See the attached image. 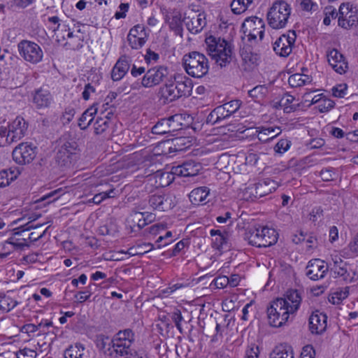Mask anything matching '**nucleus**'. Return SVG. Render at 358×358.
Segmentation results:
<instances>
[{"instance_id":"9","label":"nucleus","mask_w":358,"mask_h":358,"mask_svg":"<svg viewBox=\"0 0 358 358\" xmlns=\"http://www.w3.org/2000/svg\"><path fill=\"white\" fill-rule=\"evenodd\" d=\"M287 301L282 298L273 301L267 309L268 320L271 326L280 327L288 321L290 315L294 314L289 311Z\"/></svg>"},{"instance_id":"50","label":"nucleus","mask_w":358,"mask_h":358,"mask_svg":"<svg viewBox=\"0 0 358 358\" xmlns=\"http://www.w3.org/2000/svg\"><path fill=\"white\" fill-rule=\"evenodd\" d=\"M113 338L110 341L109 337L103 334L98 335L96 340V347L100 350H104L107 346L110 349V346L113 348Z\"/></svg>"},{"instance_id":"1","label":"nucleus","mask_w":358,"mask_h":358,"mask_svg":"<svg viewBox=\"0 0 358 358\" xmlns=\"http://www.w3.org/2000/svg\"><path fill=\"white\" fill-rule=\"evenodd\" d=\"M192 80L187 76L178 74L174 77V82L166 83L159 88L158 96L164 104H169L182 96L191 94Z\"/></svg>"},{"instance_id":"49","label":"nucleus","mask_w":358,"mask_h":358,"mask_svg":"<svg viewBox=\"0 0 358 358\" xmlns=\"http://www.w3.org/2000/svg\"><path fill=\"white\" fill-rule=\"evenodd\" d=\"M324 18L323 23L325 25H329L331 23V19H336L339 16V11L337 12L336 9L333 6H327L324 10Z\"/></svg>"},{"instance_id":"51","label":"nucleus","mask_w":358,"mask_h":358,"mask_svg":"<svg viewBox=\"0 0 358 358\" xmlns=\"http://www.w3.org/2000/svg\"><path fill=\"white\" fill-rule=\"evenodd\" d=\"M291 146V141L287 139H280L274 146V151L277 154L282 155L287 152Z\"/></svg>"},{"instance_id":"18","label":"nucleus","mask_w":358,"mask_h":358,"mask_svg":"<svg viewBox=\"0 0 358 358\" xmlns=\"http://www.w3.org/2000/svg\"><path fill=\"white\" fill-rule=\"evenodd\" d=\"M240 55L242 60L241 66L245 71H252L258 65L259 56L253 51L252 45H244L240 50Z\"/></svg>"},{"instance_id":"19","label":"nucleus","mask_w":358,"mask_h":358,"mask_svg":"<svg viewBox=\"0 0 358 358\" xmlns=\"http://www.w3.org/2000/svg\"><path fill=\"white\" fill-rule=\"evenodd\" d=\"M148 202L154 210L159 211H166L175 206L172 196L164 194H155L150 196Z\"/></svg>"},{"instance_id":"35","label":"nucleus","mask_w":358,"mask_h":358,"mask_svg":"<svg viewBox=\"0 0 358 358\" xmlns=\"http://www.w3.org/2000/svg\"><path fill=\"white\" fill-rule=\"evenodd\" d=\"M210 235L213 237L212 239L213 248L220 250L223 246L227 244V233H222L220 230L211 229L210 231Z\"/></svg>"},{"instance_id":"30","label":"nucleus","mask_w":358,"mask_h":358,"mask_svg":"<svg viewBox=\"0 0 358 358\" xmlns=\"http://www.w3.org/2000/svg\"><path fill=\"white\" fill-rule=\"evenodd\" d=\"M97 104H93L88 108L78 120V126L82 130H85L92 123L94 115L98 112Z\"/></svg>"},{"instance_id":"3","label":"nucleus","mask_w":358,"mask_h":358,"mask_svg":"<svg viewBox=\"0 0 358 358\" xmlns=\"http://www.w3.org/2000/svg\"><path fill=\"white\" fill-rule=\"evenodd\" d=\"M205 42L209 55L217 65L224 67L231 62L232 51L226 40L210 35L206 37Z\"/></svg>"},{"instance_id":"6","label":"nucleus","mask_w":358,"mask_h":358,"mask_svg":"<svg viewBox=\"0 0 358 358\" xmlns=\"http://www.w3.org/2000/svg\"><path fill=\"white\" fill-rule=\"evenodd\" d=\"M168 73V69L165 66H159L151 68L143 75L141 83L135 82L123 91L128 94L131 90H139L141 87H153L163 82L167 77Z\"/></svg>"},{"instance_id":"63","label":"nucleus","mask_w":358,"mask_h":358,"mask_svg":"<svg viewBox=\"0 0 358 358\" xmlns=\"http://www.w3.org/2000/svg\"><path fill=\"white\" fill-rule=\"evenodd\" d=\"M36 356V352L34 350L26 348L17 352V358H35Z\"/></svg>"},{"instance_id":"48","label":"nucleus","mask_w":358,"mask_h":358,"mask_svg":"<svg viewBox=\"0 0 358 358\" xmlns=\"http://www.w3.org/2000/svg\"><path fill=\"white\" fill-rule=\"evenodd\" d=\"M116 196V193L114 189H110L108 191H105L96 194L94 196L92 201L95 204H99L102 201L108 198H114Z\"/></svg>"},{"instance_id":"52","label":"nucleus","mask_w":358,"mask_h":358,"mask_svg":"<svg viewBox=\"0 0 358 358\" xmlns=\"http://www.w3.org/2000/svg\"><path fill=\"white\" fill-rule=\"evenodd\" d=\"M147 41L148 39H144L143 38L141 37L137 38L133 36H127V41L129 45L134 50H138L141 48Z\"/></svg>"},{"instance_id":"36","label":"nucleus","mask_w":358,"mask_h":358,"mask_svg":"<svg viewBox=\"0 0 358 358\" xmlns=\"http://www.w3.org/2000/svg\"><path fill=\"white\" fill-rule=\"evenodd\" d=\"M85 348L80 343L71 345L64 351V358H83Z\"/></svg>"},{"instance_id":"40","label":"nucleus","mask_w":358,"mask_h":358,"mask_svg":"<svg viewBox=\"0 0 358 358\" xmlns=\"http://www.w3.org/2000/svg\"><path fill=\"white\" fill-rule=\"evenodd\" d=\"M152 132L154 134L163 135L172 133L166 118L159 120L152 128Z\"/></svg>"},{"instance_id":"32","label":"nucleus","mask_w":358,"mask_h":358,"mask_svg":"<svg viewBox=\"0 0 358 358\" xmlns=\"http://www.w3.org/2000/svg\"><path fill=\"white\" fill-rule=\"evenodd\" d=\"M51 29L55 34L56 41L58 43H63L69 37H72L73 33L69 25L66 24H58V27H52Z\"/></svg>"},{"instance_id":"24","label":"nucleus","mask_w":358,"mask_h":358,"mask_svg":"<svg viewBox=\"0 0 358 358\" xmlns=\"http://www.w3.org/2000/svg\"><path fill=\"white\" fill-rule=\"evenodd\" d=\"M131 59L124 55L120 57L111 71V78L113 81L120 80L128 72L130 68Z\"/></svg>"},{"instance_id":"12","label":"nucleus","mask_w":358,"mask_h":358,"mask_svg":"<svg viewBox=\"0 0 358 358\" xmlns=\"http://www.w3.org/2000/svg\"><path fill=\"white\" fill-rule=\"evenodd\" d=\"M36 155V147L31 143H21L13 150V160L18 164H25L31 162Z\"/></svg>"},{"instance_id":"25","label":"nucleus","mask_w":358,"mask_h":358,"mask_svg":"<svg viewBox=\"0 0 358 358\" xmlns=\"http://www.w3.org/2000/svg\"><path fill=\"white\" fill-rule=\"evenodd\" d=\"M76 147L69 142L65 143L59 149L57 153V161L61 166H69L71 164V160L75 154Z\"/></svg>"},{"instance_id":"43","label":"nucleus","mask_w":358,"mask_h":358,"mask_svg":"<svg viewBox=\"0 0 358 358\" xmlns=\"http://www.w3.org/2000/svg\"><path fill=\"white\" fill-rule=\"evenodd\" d=\"M110 122L104 117H98L94 122V131L96 135L104 133L109 127Z\"/></svg>"},{"instance_id":"46","label":"nucleus","mask_w":358,"mask_h":358,"mask_svg":"<svg viewBox=\"0 0 358 358\" xmlns=\"http://www.w3.org/2000/svg\"><path fill=\"white\" fill-rule=\"evenodd\" d=\"M127 36L141 37L144 39L148 38V34L146 31L145 27L142 24H137L132 27L127 35Z\"/></svg>"},{"instance_id":"10","label":"nucleus","mask_w":358,"mask_h":358,"mask_svg":"<svg viewBox=\"0 0 358 358\" xmlns=\"http://www.w3.org/2000/svg\"><path fill=\"white\" fill-rule=\"evenodd\" d=\"M241 29L245 37L253 45L264 38L265 24L262 18L251 16L244 20Z\"/></svg>"},{"instance_id":"62","label":"nucleus","mask_w":358,"mask_h":358,"mask_svg":"<svg viewBox=\"0 0 358 358\" xmlns=\"http://www.w3.org/2000/svg\"><path fill=\"white\" fill-rule=\"evenodd\" d=\"M300 5L301 8L306 11L316 10L318 7L313 0H301Z\"/></svg>"},{"instance_id":"4","label":"nucleus","mask_w":358,"mask_h":358,"mask_svg":"<svg viewBox=\"0 0 358 358\" xmlns=\"http://www.w3.org/2000/svg\"><path fill=\"white\" fill-rule=\"evenodd\" d=\"M182 66L189 76L196 78L203 77L209 71L207 57L196 51L189 52L183 56Z\"/></svg>"},{"instance_id":"23","label":"nucleus","mask_w":358,"mask_h":358,"mask_svg":"<svg viewBox=\"0 0 358 358\" xmlns=\"http://www.w3.org/2000/svg\"><path fill=\"white\" fill-rule=\"evenodd\" d=\"M183 21L188 31L192 34H198L206 24L203 13L193 14L192 16L185 17Z\"/></svg>"},{"instance_id":"59","label":"nucleus","mask_w":358,"mask_h":358,"mask_svg":"<svg viewBox=\"0 0 358 358\" xmlns=\"http://www.w3.org/2000/svg\"><path fill=\"white\" fill-rule=\"evenodd\" d=\"M335 172L331 167L323 169L320 171V177L324 181H331L334 179Z\"/></svg>"},{"instance_id":"55","label":"nucleus","mask_w":358,"mask_h":358,"mask_svg":"<svg viewBox=\"0 0 358 358\" xmlns=\"http://www.w3.org/2000/svg\"><path fill=\"white\" fill-rule=\"evenodd\" d=\"M223 105L224 108H226V111L227 110L229 115L231 116L240 108L241 102L239 100L235 99L227 102Z\"/></svg>"},{"instance_id":"29","label":"nucleus","mask_w":358,"mask_h":358,"mask_svg":"<svg viewBox=\"0 0 358 358\" xmlns=\"http://www.w3.org/2000/svg\"><path fill=\"white\" fill-rule=\"evenodd\" d=\"M210 193V189L207 187H199L194 189L189 194L190 202L193 205H199L206 203V199Z\"/></svg>"},{"instance_id":"37","label":"nucleus","mask_w":358,"mask_h":358,"mask_svg":"<svg viewBox=\"0 0 358 358\" xmlns=\"http://www.w3.org/2000/svg\"><path fill=\"white\" fill-rule=\"evenodd\" d=\"M310 82L311 79L308 76L300 73L293 74L288 78V83L292 87H301Z\"/></svg>"},{"instance_id":"20","label":"nucleus","mask_w":358,"mask_h":358,"mask_svg":"<svg viewBox=\"0 0 358 358\" xmlns=\"http://www.w3.org/2000/svg\"><path fill=\"white\" fill-rule=\"evenodd\" d=\"M308 324L312 334H322L327 329V316L319 310H315L310 316Z\"/></svg>"},{"instance_id":"39","label":"nucleus","mask_w":358,"mask_h":358,"mask_svg":"<svg viewBox=\"0 0 358 358\" xmlns=\"http://www.w3.org/2000/svg\"><path fill=\"white\" fill-rule=\"evenodd\" d=\"M343 252L346 257L358 256V232L352 238L348 247L343 249Z\"/></svg>"},{"instance_id":"16","label":"nucleus","mask_w":358,"mask_h":358,"mask_svg":"<svg viewBox=\"0 0 358 358\" xmlns=\"http://www.w3.org/2000/svg\"><path fill=\"white\" fill-rule=\"evenodd\" d=\"M338 25L344 29H349L358 24V15L356 10L350 8L348 3H343L339 8Z\"/></svg>"},{"instance_id":"54","label":"nucleus","mask_w":358,"mask_h":358,"mask_svg":"<svg viewBox=\"0 0 358 358\" xmlns=\"http://www.w3.org/2000/svg\"><path fill=\"white\" fill-rule=\"evenodd\" d=\"M335 106L334 101L329 99H322L317 105V108L320 113H327L333 108Z\"/></svg>"},{"instance_id":"34","label":"nucleus","mask_w":358,"mask_h":358,"mask_svg":"<svg viewBox=\"0 0 358 358\" xmlns=\"http://www.w3.org/2000/svg\"><path fill=\"white\" fill-rule=\"evenodd\" d=\"M171 132L179 131L187 126L185 116L182 114H175L166 118Z\"/></svg>"},{"instance_id":"5","label":"nucleus","mask_w":358,"mask_h":358,"mask_svg":"<svg viewBox=\"0 0 358 358\" xmlns=\"http://www.w3.org/2000/svg\"><path fill=\"white\" fill-rule=\"evenodd\" d=\"M245 240L252 246L266 248L274 245L278 241V233L268 227H259L249 229L245 234Z\"/></svg>"},{"instance_id":"47","label":"nucleus","mask_w":358,"mask_h":358,"mask_svg":"<svg viewBox=\"0 0 358 358\" xmlns=\"http://www.w3.org/2000/svg\"><path fill=\"white\" fill-rule=\"evenodd\" d=\"M170 28L175 31L176 34H182V26L181 20V15L178 13L173 15L169 23Z\"/></svg>"},{"instance_id":"38","label":"nucleus","mask_w":358,"mask_h":358,"mask_svg":"<svg viewBox=\"0 0 358 358\" xmlns=\"http://www.w3.org/2000/svg\"><path fill=\"white\" fill-rule=\"evenodd\" d=\"M253 0H233L230 4L231 11L236 15L245 12Z\"/></svg>"},{"instance_id":"7","label":"nucleus","mask_w":358,"mask_h":358,"mask_svg":"<svg viewBox=\"0 0 358 358\" xmlns=\"http://www.w3.org/2000/svg\"><path fill=\"white\" fill-rule=\"evenodd\" d=\"M28 123L23 117L17 116L6 126L0 127V137L10 145L21 140L26 135Z\"/></svg>"},{"instance_id":"42","label":"nucleus","mask_w":358,"mask_h":358,"mask_svg":"<svg viewBox=\"0 0 358 358\" xmlns=\"http://www.w3.org/2000/svg\"><path fill=\"white\" fill-rule=\"evenodd\" d=\"M83 42L80 36L73 33L72 37H69L62 45L66 49L78 50L83 46Z\"/></svg>"},{"instance_id":"61","label":"nucleus","mask_w":358,"mask_h":358,"mask_svg":"<svg viewBox=\"0 0 358 358\" xmlns=\"http://www.w3.org/2000/svg\"><path fill=\"white\" fill-rule=\"evenodd\" d=\"M213 282L216 288L222 289L229 285V280L228 277L222 275L215 278Z\"/></svg>"},{"instance_id":"17","label":"nucleus","mask_w":358,"mask_h":358,"mask_svg":"<svg viewBox=\"0 0 358 358\" xmlns=\"http://www.w3.org/2000/svg\"><path fill=\"white\" fill-rule=\"evenodd\" d=\"M327 61L332 69L339 74L345 73L348 69V64L344 56L336 49L327 51Z\"/></svg>"},{"instance_id":"31","label":"nucleus","mask_w":358,"mask_h":358,"mask_svg":"<svg viewBox=\"0 0 358 358\" xmlns=\"http://www.w3.org/2000/svg\"><path fill=\"white\" fill-rule=\"evenodd\" d=\"M190 141L187 137L180 136L173 138L170 143L169 150L170 152L184 151L190 146Z\"/></svg>"},{"instance_id":"58","label":"nucleus","mask_w":358,"mask_h":358,"mask_svg":"<svg viewBox=\"0 0 358 358\" xmlns=\"http://www.w3.org/2000/svg\"><path fill=\"white\" fill-rule=\"evenodd\" d=\"M217 115V119L220 120V122L227 119L231 115L228 113V111H226V108H224V105L219 106L216 107L215 109H213V114H215Z\"/></svg>"},{"instance_id":"14","label":"nucleus","mask_w":358,"mask_h":358,"mask_svg":"<svg viewBox=\"0 0 358 358\" xmlns=\"http://www.w3.org/2000/svg\"><path fill=\"white\" fill-rule=\"evenodd\" d=\"M277 188L276 182L269 178L254 184L248 187L251 200L262 198L271 194Z\"/></svg>"},{"instance_id":"56","label":"nucleus","mask_w":358,"mask_h":358,"mask_svg":"<svg viewBox=\"0 0 358 358\" xmlns=\"http://www.w3.org/2000/svg\"><path fill=\"white\" fill-rule=\"evenodd\" d=\"M347 90L348 85L345 83L339 84L332 88V94L335 97L343 98L346 94Z\"/></svg>"},{"instance_id":"27","label":"nucleus","mask_w":358,"mask_h":358,"mask_svg":"<svg viewBox=\"0 0 358 358\" xmlns=\"http://www.w3.org/2000/svg\"><path fill=\"white\" fill-rule=\"evenodd\" d=\"M257 132H258V139L262 142L267 143L280 134L282 130L278 127H262L257 128Z\"/></svg>"},{"instance_id":"22","label":"nucleus","mask_w":358,"mask_h":358,"mask_svg":"<svg viewBox=\"0 0 358 358\" xmlns=\"http://www.w3.org/2000/svg\"><path fill=\"white\" fill-rule=\"evenodd\" d=\"M328 271L324 262L316 259L308 262L306 267V275L311 280H317L323 278Z\"/></svg>"},{"instance_id":"13","label":"nucleus","mask_w":358,"mask_h":358,"mask_svg":"<svg viewBox=\"0 0 358 358\" xmlns=\"http://www.w3.org/2000/svg\"><path fill=\"white\" fill-rule=\"evenodd\" d=\"M296 37L294 31H289L287 34L281 35L273 43V50L280 57H287L292 51Z\"/></svg>"},{"instance_id":"64","label":"nucleus","mask_w":358,"mask_h":358,"mask_svg":"<svg viewBox=\"0 0 358 358\" xmlns=\"http://www.w3.org/2000/svg\"><path fill=\"white\" fill-rule=\"evenodd\" d=\"M259 348L255 344L250 345L245 350V358H257Z\"/></svg>"},{"instance_id":"41","label":"nucleus","mask_w":358,"mask_h":358,"mask_svg":"<svg viewBox=\"0 0 358 358\" xmlns=\"http://www.w3.org/2000/svg\"><path fill=\"white\" fill-rule=\"evenodd\" d=\"M248 94L255 101L259 102L268 94V88L265 85H257L250 90Z\"/></svg>"},{"instance_id":"60","label":"nucleus","mask_w":358,"mask_h":358,"mask_svg":"<svg viewBox=\"0 0 358 358\" xmlns=\"http://www.w3.org/2000/svg\"><path fill=\"white\" fill-rule=\"evenodd\" d=\"M91 285H89L87 287V289L85 291L78 292L75 296V299H76L78 303H83L85 301L88 300L92 295V292L90 291Z\"/></svg>"},{"instance_id":"8","label":"nucleus","mask_w":358,"mask_h":358,"mask_svg":"<svg viewBox=\"0 0 358 358\" xmlns=\"http://www.w3.org/2000/svg\"><path fill=\"white\" fill-rule=\"evenodd\" d=\"M291 13L290 6L285 1H275L267 13L268 23L273 29L284 28Z\"/></svg>"},{"instance_id":"2","label":"nucleus","mask_w":358,"mask_h":358,"mask_svg":"<svg viewBox=\"0 0 358 358\" xmlns=\"http://www.w3.org/2000/svg\"><path fill=\"white\" fill-rule=\"evenodd\" d=\"M134 334L130 329L119 331L112 341L113 349L117 355L124 358H147L145 355L137 352L132 345Z\"/></svg>"},{"instance_id":"15","label":"nucleus","mask_w":358,"mask_h":358,"mask_svg":"<svg viewBox=\"0 0 358 358\" xmlns=\"http://www.w3.org/2000/svg\"><path fill=\"white\" fill-rule=\"evenodd\" d=\"M201 170L202 165L201 163L188 160L180 165L172 167L171 173L178 176L193 178L198 176Z\"/></svg>"},{"instance_id":"28","label":"nucleus","mask_w":358,"mask_h":358,"mask_svg":"<svg viewBox=\"0 0 358 358\" xmlns=\"http://www.w3.org/2000/svg\"><path fill=\"white\" fill-rule=\"evenodd\" d=\"M283 300L287 301V306H289V310L295 313L299 308L301 296L299 292L296 289H290L287 292L285 298Z\"/></svg>"},{"instance_id":"57","label":"nucleus","mask_w":358,"mask_h":358,"mask_svg":"<svg viewBox=\"0 0 358 358\" xmlns=\"http://www.w3.org/2000/svg\"><path fill=\"white\" fill-rule=\"evenodd\" d=\"M62 189H57L54 191L50 192L48 194H45L41 199V201L49 200L48 203H50L57 200L62 194Z\"/></svg>"},{"instance_id":"21","label":"nucleus","mask_w":358,"mask_h":358,"mask_svg":"<svg viewBox=\"0 0 358 358\" xmlns=\"http://www.w3.org/2000/svg\"><path fill=\"white\" fill-rule=\"evenodd\" d=\"M32 101L38 109L45 108L50 106L53 97L50 92L45 88L40 87L31 93Z\"/></svg>"},{"instance_id":"53","label":"nucleus","mask_w":358,"mask_h":358,"mask_svg":"<svg viewBox=\"0 0 358 358\" xmlns=\"http://www.w3.org/2000/svg\"><path fill=\"white\" fill-rule=\"evenodd\" d=\"M17 305V302L10 298H4L0 301V308L4 312H9Z\"/></svg>"},{"instance_id":"45","label":"nucleus","mask_w":358,"mask_h":358,"mask_svg":"<svg viewBox=\"0 0 358 358\" xmlns=\"http://www.w3.org/2000/svg\"><path fill=\"white\" fill-rule=\"evenodd\" d=\"M17 172L10 171V177H8V171L2 170L0 171V187H4L8 185L11 181L17 178Z\"/></svg>"},{"instance_id":"26","label":"nucleus","mask_w":358,"mask_h":358,"mask_svg":"<svg viewBox=\"0 0 358 358\" xmlns=\"http://www.w3.org/2000/svg\"><path fill=\"white\" fill-rule=\"evenodd\" d=\"M333 265L331 266V271L334 272L335 277H342L345 281L352 282V277L350 276L347 269V263L343 262L340 257H335L332 259Z\"/></svg>"},{"instance_id":"33","label":"nucleus","mask_w":358,"mask_h":358,"mask_svg":"<svg viewBox=\"0 0 358 358\" xmlns=\"http://www.w3.org/2000/svg\"><path fill=\"white\" fill-rule=\"evenodd\" d=\"M270 358H294L292 348L288 345L280 344L270 354Z\"/></svg>"},{"instance_id":"11","label":"nucleus","mask_w":358,"mask_h":358,"mask_svg":"<svg viewBox=\"0 0 358 358\" xmlns=\"http://www.w3.org/2000/svg\"><path fill=\"white\" fill-rule=\"evenodd\" d=\"M17 50L20 55L27 62L31 64H38L42 61L43 52L41 48L36 43L22 40L17 44Z\"/></svg>"},{"instance_id":"44","label":"nucleus","mask_w":358,"mask_h":358,"mask_svg":"<svg viewBox=\"0 0 358 358\" xmlns=\"http://www.w3.org/2000/svg\"><path fill=\"white\" fill-rule=\"evenodd\" d=\"M294 97L292 95L286 94H285L280 101V104L284 107V111L290 113L296 109L298 105L295 106L292 104L294 101Z\"/></svg>"}]
</instances>
